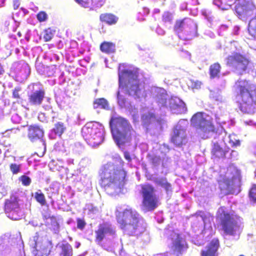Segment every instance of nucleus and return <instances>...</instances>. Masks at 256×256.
<instances>
[{
  "mask_svg": "<svg viewBox=\"0 0 256 256\" xmlns=\"http://www.w3.org/2000/svg\"><path fill=\"white\" fill-rule=\"evenodd\" d=\"M138 72L129 70H122L118 73V90L117 92L118 102L120 106H124L126 100L120 92L136 98L146 94L145 84L138 79Z\"/></svg>",
  "mask_w": 256,
  "mask_h": 256,
  "instance_id": "obj_1",
  "label": "nucleus"
},
{
  "mask_svg": "<svg viewBox=\"0 0 256 256\" xmlns=\"http://www.w3.org/2000/svg\"><path fill=\"white\" fill-rule=\"evenodd\" d=\"M235 98L239 110L252 114L256 112V84L250 80L238 79L234 86Z\"/></svg>",
  "mask_w": 256,
  "mask_h": 256,
  "instance_id": "obj_2",
  "label": "nucleus"
},
{
  "mask_svg": "<svg viewBox=\"0 0 256 256\" xmlns=\"http://www.w3.org/2000/svg\"><path fill=\"white\" fill-rule=\"evenodd\" d=\"M116 218L120 228L128 234L138 236L146 230V223L140 214L130 206L116 210Z\"/></svg>",
  "mask_w": 256,
  "mask_h": 256,
  "instance_id": "obj_3",
  "label": "nucleus"
},
{
  "mask_svg": "<svg viewBox=\"0 0 256 256\" xmlns=\"http://www.w3.org/2000/svg\"><path fill=\"white\" fill-rule=\"evenodd\" d=\"M112 138L118 147L131 142L136 131L130 123L122 116H112L109 122Z\"/></svg>",
  "mask_w": 256,
  "mask_h": 256,
  "instance_id": "obj_4",
  "label": "nucleus"
},
{
  "mask_svg": "<svg viewBox=\"0 0 256 256\" xmlns=\"http://www.w3.org/2000/svg\"><path fill=\"white\" fill-rule=\"evenodd\" d=\"M126 172L120 168H118L112 164L104 165L100 174V184L104 188L112 186L118 188L122 187L126 183Z\"/></svg>",
  "mask_w": 256,
  "mask_h": 256,
  "instance_id": "obj_5",
  "label": "nucleus"
},
{
  "mask_svg": "<svg viewBox=\"0 0 256 256\" xmlns=\"http://www.w3.org/2000/svg\"><path fill=\"white\" fill-rule=\"evenodd\" d=\"M82 134L87 143L92 146H98L104 139L102 126L97 122H87L82 128Z\"/></svg>",
  "mask_w": 256,
  "mask_h": 256,
  "instance_id": "obj_6",
  "label": "nucleus"
},
{
  "mask_svg": "<svg viewBox=\"0 0 256 256\" xmlns=\"http://www.w3.org/2000/svg\"><path fill=\"white\" fill-rule=\"evenodd\" d=\"M216 218L220 220L219 225L226 234L234 235L238 226L234 215L228 212L225 206H222L218 208L216 214Z\"/></svg>",
  "mask_w": 256,
  "mask_h": 256,
  "instance_id": "obj_7",
  "label": "nucleus"
},
{
  "mask_svg": "<svg viewBox=\"0 0 256 256\" xmlns=\"http://www.w3.org/2000/svg\"><path fill=\"white\" fill-rule=\"evenodd\" d=\"M174 30L180 39L186 40H190L198 36L197 26L186 18L176 20Z\"/></svg>",
  "mask_w": 256,
  "mask_h": 256,
  "instance_id": "obj_8",
  "label": "nucleus"
},
{
  "mask_svg": "<svg viewBox=\"0 0 256 256\" xmlns=\"http://www.w3.org/2000/svg\"><path fill=\"white\" fill-rule=\"evenodd\" d=\"M140 194L142 195V206L146 211H152L159 204L158 197L155 194L154 187L150 184H145L140 186Z\"/></svg>",
  "mask_w": 256,
  "mask_h": 256,
  "instance_id": "obj_9",
  "label": "nucleus"
},
{
  "mask_svg": "<svg viewBox=\"0 0 256 256\" xmlns=\"http://www.w3.org/2000/svg\"><path fill=\"white\" fill-rule=\"evenodd\" d=\"M250 62V60L245 56L236 52L226 58V64L240 75H242L248 71Z\"/></svg>",
  "mask_w": 256,
  "mask_h": 256,
  "instance_id": "obj_10",
  "label": "nucleus"
},
{
  "mask_svg": "<svg viewBox=\"0 0 256 256\" xmlns=\"http://www.w3.org/2000/svg\"><path fill=\"white\" fill-rule=\"evenodd\" d=\"M204 114L202 112L196 113L191 118V124L204 134L216 133L217 130L213 124L212 120H206Z\"/></svg>",
  "mask_w": 256,
  "mask_h": 256,
  "instance_id": "obj_11",
  "label": "nucleus"
},
{
  "mask_svg": "<svg viewBox=\"0 0 256 256\" xmlns=\"http://www.w3.org/2000/svg\"><path fill=\"white\" fill-rule=\"evenodd\" d=\"M255 8L252 3L246 0H239L235 6V12L240 19L246 20L254 15Z\"/></svg>",
  "mask_w": 256,
  "mask_h": 256,
  "instance_id": "obj_12",
  "label": "nucleus"
},
{
  "mask_svg": "<svg viewBox=\"0 0 256 256\" xmlns=\"http://www.w3.org/2000/svg\"><path fill=\"white\" fill-rule=\"evenodd\" d=\"M240 182V175L238 173L234 175L231 178H223L218 180V187L220 191L224 194H232L235 188Z\"/></svg>",
  "mask_w": 256,
  "mask_h": 256,
  "instance_id": "obj_13",
  "label": "nucleus"
},
{
  "mask_svg": "<svg viewBox=\"0 0 256 256\" xmlns=\"http://www.w3.org/2000/svg\"><path fill=\"white\" fill-rule=\"evenodd\" d=\"M95 232V242L100 244L107 236H114L116 232L112 224L106 222L100 224L98 226Z\"/></svg>",
  "mask_w": 256,
  "mask_h": 256,
  "instance_id": "obj_14",
  "label": "nucleus"
},
{
  "mask_svg": "<svg viewBox=\"0 0 256 256\" xmlns=\"http://www.w3.org/2000/svg\"><path fill=\"white\" fill-rule=\"evenodd\" d=\"M20 210L18 198L15 196H12L10 198L6 200L4 206V210L8 214V216L12 219L16 220L14 216V214L17 213Z\"/></svg>",
  "mask_w": 256,
  "mask_h": 256,
  "instance_id": "obj_15",
  "label": "nucleus"
},
{
  "mask_svg": "<svg viewBox=\"0 0 256 256\" xmlns=\"http://www.w3.org/2000/svg\"><path fill=\"white\" fill-rule=\"evenodd\" d=\"M170 142L176 147L185 145L188 142L186 130L181 128H174L170 138Z\"/></svg>",
  "mask_w": 256,
  "mask_h": 256,
  "instance_id": "obj_16",
  "label": "nucleus"
},
{
  "mask_svg": "<svg viewBox=\"0 0 256 256\" xmlns=\"http://www.w3.org/2000/svg\"><path fill=\"white\" fill-rule=\"evenodd\" d=\"M219 247V240L218 238H214L206 246L205 250L201 251V256H218Z\"/></svg>",
  "mask_w": 256,
  "mask_h": 256,
  "instance_id": "obj_17",
  "label": "nucleus"
},
{
  "mask_svg": "<svg viewBox=\"0 0 256 256\" xmlns=\"http://www.w3.org/2000/svg\"><path fill=\"white\" fill-rule=\"evenodd\" d=\"M45 92L42 89L36 90L28 96V101L32 105H40L44 100Z\"/></svg>",
  "mask_w": 256,
  "mask_h": 256,
  "instance_id": "obj_18",
  "label": "nucleus"
},
{
  "mask_svg": "<svg viewBox=\"0 0 256 256\" xmlns=\"http://www.w3.org/2000/svg\"><path fill=\"white\" fill-rule=\"evenodd\" d=\"M28 131V136L32 142L40 139L44 135L42 130L36 125L29 126Z\"/></svg>",
  "mask_w": 256,
  "mask_h": 256,
  "instance_id": "obj_19",
  "label": "nucleus"
},
{
  "mask_svg": "<svg viewBox=\"0 0 256 256\" xmlns=\"http://www.w3.org/2000/svg\"><path fill=\"white\" fill-rule=\"evenodd\" d=\"M227 151L224 150L218 142L214 143L211 150L212 157L213 158H221L226 156Z\"/></svg>",
  "mask_w": 256,
  "mask_h": 256,
  "instance_id": "obj_20",
  "label": "nucleus"
},
{
  "mask_svg": "<svg viewBox=\"0 0 256 256\" xmlns=\"http://www.w3.org/2000/svg\"><path fill=\"white\" fill-rule=\"evenodd\" d=\"M100 20L102 22L112 25L117 22L118 18L112 14L104 13L100 16Z\"/></svg>",
  "mask_w": 256,
  "mask_h": 256,
  "instance_id": "obj_21",
  "label": "nucleus"
},
{
  "mask_svg": "<svg viewBox=\"0 0 256 256\" xmlns=\"http://www.w3.org/2000/svg\"><path fill=\"white\" fill-rule=\"evenodd\" d=\"M174 250L178 253L182 254V252L188 248V244L186 240L180 238H178L173 244Z\"/></svg>",
  "mask_w": 256,
  "mask_h": 256,
  "instance_id": "obj_22",
  "label": "nucleus"
},
{
  "mask_svg": "<svg viewBox=\"0 0 256 256\" xmlns=\"http://www.w3.org/2000/svg\"><path fill=\"white\" fill-rule=\"evenodd\" d=\"M154 182L156 185L164 188L166 192L172 190V184L168 182L166 177L156 178Z\"/></svg>",
  "mask_w": 256,
  "mask_h": 256,
  "instance_id": "obj_23",
  "label": "nucleus"
},
{
  "mask_svg": "<svg viewBox=\"0 0 256 256\" xmlns=\"http://www.w3.org/2000/svg\"><path fill=\"white\" fill-rule=\"evenodd\" d=\"M44 218L46 220L48 218L50 219V223H47L46 225L47 226H49L50 229L52 230L54 233L56 234H58L60 232V226L58 222L56 216H45Z\"/></svg>",
  "mask_w": 256,
  "mask_h": 256,
  "instance_id": "obj_24",
  "label": "nucleus"
},
{
  "mask_svg": "<svg viewBox=\"0 0 256 256\" xmlns=\"http://www.w3.org/2000/svg\"><path fill=\"white\" fill-rule=\"evenodd\" d=\"M100 50L107 54L114 53L116 51L115 44L112 42H104L100 44Z\"/></svg>",
  "mask_w": 256,
  "mask_h": 256,
  "instance_id": "obj_25",
  "label": "nucleus"
},
{
  "mask_svg": "<svg viewBox=\"0 0 256 256\" xmlns=\"http://www.w3.org/2000/svg\"><path fill=\"white\" fill-rule=\"evenodd\" d=\"M221 66L218 62H215L211 64L209 68V72L210 78H218L220 72Z\"/></svg>",
  "mask_w": 256,
  "mask_h": 256,
  "instance_id": "obj_26",
  "label": "nucleus"
},
{
  "mask_svg": "<svg viewBox=\"0 0 256 256\" xmlns=\"http://www.w3.org/2000/svg\"><path fill=\"white\" fill-rule=\"evenodd\" d=\"M141 118L143 126H148L156 119V117L154 113L148 112L142 114Z\"/></svg>",
  "mask_w": 256,
  "mask_h": 256,
  "instance_id": "obj_27",
  "label": "nucleus"
},
{
  "mask_svg": "<svg viewBox=\"0 0 256 256\" xmlns=\"http://www.w3.org/2000/svg\"><path fill=\"white\" fill-rule=\"evenodd\" d=\"M94 108H99L108 109V101L104 98H99L96 99L93 102Z\"/></svg>",
  "mask_w": 256,
  "mask_h": 256,
  "instance_id": "obj_28",
  "label": "nucleus"
},
{
  "mask_svg": "<svg viewBox=\"0 0 256 256\" xmlns=\"http://www.w3.org/2000/svg\"><path fill=\"white\" fill-rule=\"evenodd\" d=\"M66 128L63 122H56L52 129V132L56 135L61 136L64 132Z\"/></svg>",
  "mask_w": 256,
  "mask_h": 256,
  "instance_id": "obj_29",
  "label": "nucleus"
},
{
  "mask_svg": "<svg viewBox=\"0 0 256 256\" xmlns=\"http://www.w3.org/2000/svg\"><path fill=\"white\" fill-rule=\"evenodd\" d=\"M248 31L252 36L256 38V16L249 22Z\"/></svg>",
  "mask_w": 256,
  "mask_h": 256,
  "instance_id": "obj_30",
  "label": "nucleus"
},
{
  "mask_svg": "<svg viewBox=\"0 0 256 256\" xmlns=\"http://www.w3.org/2000/svg\"><path fill=\"white\" fill-rule=\"evenodd\" d=\"M34 198L41 206H45L46 204L45 196L40 190L34 193Z\"/></svg>",
  "mask_w": 256,
  "mask_h": 256,
  "instance_id": "obj_31",
  "label": "nucleus"
},
{
  "mask_svg": "<svg viewBox=\"0 0 256 256\" xmlns=\"http://www.w3.org/2000/svg\"><path fill=\"white\" fill-rule=\"evenodd\" d=\"M55 30L51 28L46 29L44 32L43 38L45 42L50 40L54 36Z\"/></svg>",
  "mask_w": 256,
  "mask_h": 256,
  "instance_id": "obj_32",
  "label": "nucleus"
},
{
  "mask_svg": "<svg viewBox=\"0 0 256 256\" xmlns=\"http://www.w3.org/2000/svg\"><path fill=\"white\" fill-rule=\"evenodd\" d=\"M56 66L54 65L48 66L44 68L42 74H46L48 77L52 76L56 73Z\"/></svg>",
  "mask_w": 256,
  "mask_h": 256,
  "instance_id": "obj_33",
  "label": "nucleus"
},
{
  "mask_svg": "<svg viewBox=\"0 0 256 256\" xmlns=\"http://www.w3.org/2000/svg\"><path fill=\"white\" fill-rule=\"evenodd\" d=\"M50 250L48 247L44 246L38 250H36L34 254L36 256H48L50 254Z\"/></svg>",
  "mask_w": 256,
  "mask_h": 256,
  "instance_id": "obj_34",
  "label": "nucleus"
},
{
  "mask_svg": "<svg viewBox=\"0 0 256 256\" xmlns=\"http://www.w3.org/2000/svg\"><path fill=\"white\" fill-rule=\"evenodd\" d=\"M248 196L251 202H256V184H254L248 192Z\"/></svg>",
  "mask_w": 256,
  "mask_h": 256,
  "instance_id": "obj_35",
  "label": "nucleus"
},
{
  "mask_svg": "<svg viewBox=\"0 0 256 256\" xmlns=\"http://www.w3.org/2000/svg\"><path fill=\"white\" fill-rule=\"evenodd\" d=\"M62 253L65 254H70L72 252V247L68 243L64 244L61 246Z\"/></svg>",
  "mask_w": 256,
  "mask_h": 256,
  "instance_id": "obj_36",
  "label": "nucleus"
},
{
  "mask_svg": "<svg viewBox=\"0 0 256 256\" xmlns=\"http://www.w3.org/2000/svg\"><path fill=\"white\" fill-rule=\"evenodd\" d=\"M19 180L22 182V184L24 186H28L31 182L30 178L26 175H22L19 178Z\"/></svg>",
  "mask_w": 256,
  "mask_h": 256,
  "instance_id": "obj_37",
  "label": "nucleus"
},
{
  "mask_svg": "<svg viewBox=\"0 0 256 256\" xmlns=\"http://www.w3.org/2000/svg\"><path fill=\"white\" fill-rule=\"evenodd\" d=\"M36 18L40 22H43L48 19V15L45 12L40 11L36 14Z\"/></svg>",
  "mask_w": 256,
  "mask_h": 256,
  "instance_id": "obj_38",
  "label": "nucleus"
},
{
  "mask_svg": "<svg viewBox=\"0 0 256 256\" xmlns=\"http://www.w3.org/2000/svg\"><path fill=\"white\" fill-rule=\"evenodd\" d=\"M77 228L81 230H82L86 224L83 218H76Z\"/></svg>",
  "mask_w": 256,
  "mask_h": 256,
  "instance_id": "obj_39",
  "label": "nucleus"
},
{
  "mask_svg": "<svg viewBox=\"0 0 256 256\" xmlns=\"http://www.w3.org/2000/svg\"><path fill=\"white\" fill-rule=\"evenodd\" d=\"M10 170L13 174H16L20 172V166L16 164H11L10 166Z\"/></svg>",
  "mask_w": 256,
  "mask_h": 256,
  "instance_id": "obj_40",
  "label": "nucleus"
},
{
  "mask_svg": "<svg viewBox=\"0 0 256 256\" xmlns=\"http://www.w3.org/2000/svg\"><path fill=\"white\" fill-rule=\"evenodd\" d=\"M172 20V14L168 12H165L162 16V20L163 22H170Z\"/></svg>",
  "mask_w": 256,
  "mask_h": 256,
  "instance_id": "obj_41",
  "label": "nucleus"
},
{
  "mask_svg": "<svg viewBox=\"0 0 256 256\" xmlns=\"http://www.w3.org/2000/svg\"><path fill=\"white\" fill-rule=\"evenodd\" d=\"M160 157L157 156H152L150 158V162L154 166H158L160 164Z\"/></svg>",
  "mask_w": 256,
  "mask_h": 256,
  "instance_id": "obj_42",
  "label": "nucleus"
},
{
  "mask_svg": "<svg viewBox=\"0 0 256 256\" xmlns=\"http://www.w3.org/2000/svg\"><path fill=\"white\" fill-rule=\"evenodd\" d=\"M21 90L20 87L15 88L12 90V97L14 98L20 99V95L19 94V92Z\"/></svg>",
  "mask_w": 256,
  "mask_h": 256,
  "instance_id": "obj_43",
  "label": "nucleus"
},
{
  "mask_svg": "<svg viewBox=\"0 0 256 256\" xmlns=\"http://www.w3.org/2000/svg\"><path fill=\"white\" fill-rule=\"evenodd\" d=\"M92 0V4L94 5L101 6L104 4L106 0Z\"/></svg>",
  "mask_w": 256,
  "mask_h": 256,
  "instance_id": "obj_44",
  "label": "nucleus"
},
{
  "mask_svg": "<svg viewBox=\"0 0 256 256\" xmlns=\"http://www.w3.org/2000/svg\"><path fill=\"white\" fill-rule=\"evenodd\" d=\"M78 4L83 6L86 7L88 6V0H75Z\"/></svg>",
  "mask_w": 256,
  "mask_h": 256,
  "instance_id": "obj_45",
  "label": "nucleus"
},
{
  "mask_svg": "<svg viewBox=\"0 0 256 256\" xmlns=\"http://www.w3.org/2000/svg\"><path fill=\"white\" fill-rule=\"evenodd\" d=\"M40 142L41 143V144L42 145V151L41 152H40V154H38V153H36V154L38 156H40V154L41 156H42L44 153V151L46 150V146H45V144H44V142L42 140H40Z\"/></svg>",
  "mask_w": 256,
  "mask_h": 256,
  "instance_id": "obj_46",
  "label": "nucleus"
},
{
  "mask_svg": "<svg viewBox=\"0 0 256 256\" xmlns=\"http://www.w3.org/2000/svg\"><path fill=\"white\" fill-rule=\"evenodd\" d=\"M124 158L126 160H127L128 162H130L132 160V158H131L130 154L128 152H127V151L124 152Z\"/></svg>",
  "mask_w": 256,
  "mask_h": 256,
  "instance_id": "obj_47",
  "label": "nucleus"
},
{
  "mask_svg": "<svg viewBox=\"0 0 256 256\" xmlns=\"http://www.w3.org/2000/svg\"><path fill=\"white\" fill-rule=\"evenodd\" d=\"M133 122L136 123L138 121V114H134L132 115Z\"/></svg>",
  "mask_w": 256,
  "mask_h": 256,
  "instance_id": "obj_48",
  "label": "nucleus"
},
{
  "mask_svg": "<svg viewBox=\"0 0 256 256\" xmlns=\"http://www.w3.org/2000/svg\"><path fill=\"white\" fill-rule=\"evenodd\" d=\"M201 83L200 82H196L194 87L196 88H198L200 87Z\"/></svg>",
  "mask_w": 256,
  "mask_h": 256,
  "instance_id": "obj_49",
  "label": "nucleus"
},
{
  "mask_svg": "<svg viewBox=\"0 0 256 256\" xmlns=\"http://www.w3.org/2000/svg\"><path fill=\"white\" fill-rule=\"evenodd\" d=\"M157 100H158V102L162 103V104H165L166 102V98H162V102H160V99H158Z\"/></svg>",
  "mask_w": 256,
  "mask_h": 256,
  "instance_id": "obj_50",
  "label": "nucleus"
},
{
  "mask_svg": "<svg viewBox=\"0 0 256 256\" xmlns=\"http://www.w3.org/2000/svg\"><path fill=\"white\" fill-rule=\"evenodd\" d=\"M60 256H70V254H62L60 252Z\"/></svg>",
  "mask_w": 256,
  "mask_h": 256,
  "instance_id": "obj_51",
  "label": "nucleus"
},
{
  "mask_svg": "<svg viewBox=\"0 0 256 256\" xmlns=\"http://www.w3.org/2000/svg\"><path fill=\"white\" fill-rule=\"evenodd\" d=\"M240 142H238V144L240 145Z\"/></svg>",
  "mask_w": 256,
  "mask_h": 256,
  "instance_id": "obj_52",
  "label": "nucleus"
},
{
  "mask_svg": "<svg viewBox=\"0 0 256 256\" xmlns=\"http://www.w3.org/2000/svg\"><path fill=\"white\" fill-rule=\"evenodd\" d=\"M239 256H244V255L241 254V255H240Z\"/></svg>",
  "mask_w": 256,
  "mask_h": 256,
  "instance_id": "obj_53",
  "label": "nucleus"
}]
</instances>
